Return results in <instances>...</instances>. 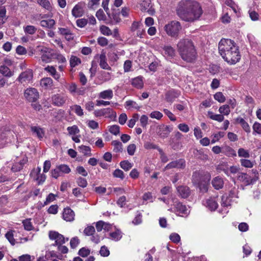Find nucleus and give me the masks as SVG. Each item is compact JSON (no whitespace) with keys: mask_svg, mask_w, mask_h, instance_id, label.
I'll use <instances>...</instances> for the list:
<instances>
[{"mask_svg":"<svg viewBox=\"0 0 261 261\" xmlns=\"http://www.w3.org/2000/svg\"><path fill=\"white\" fill-rule=\"evenodd\" d=\"M181 29L180 23L176 20L171 21L164 26V30L166 34L169 36L175 38H178Z\"/></svg>","mask_w":261,"mask_h":261,"instance_id":"nucleus-4","label":"nucleus"},{"mask_svg":"<svg viewBox=\"0 0 261 261\" xmlns=\"http://www.w3.org/2000/svg\"><path fill=\"white\" fill-rule=\"evenodd\" d=\"M38 50L42 61L48 63L53 56V50L45 46H38Z\"/></svg>","mask_w":261,"mask_h":261,"instance_id":"nucleus-6","label":"nucleus"},{"mask_svg":"<svg viewBox=\"0 0 261 261\" xmlns=\"http://www.w3.org/2000/svg\"><path fill=\"white\" fill-rule=\"evenodd\" d=\"M219 111L221 114H223L226 115H228L230 112L229 107L227 105L220 107L219 108Z\"/></svg>","mask_w":261,"mask_h":261,"instance_id":"nucleus-58","label":"nucleus"},{"mask_svg":"<svg viewBox=\"0 0 261 261\" xmlns=\"http://www.w3.org/2000/svg\"><path fill=\"white\" fill-rule=\"evenodd\" d=\"M249 17L252 21H257L259 20V15L256 11L250 10L248 11Z\"/></svg>","mask_w":261,"mask_h":261,"instance_id":"nucleus-54","label":"nucleus"},{"mask_svg":"<svg viewBox=\"0 0 261 261\" xmlns=\"http://www.w3.org/2000/svg\"><path fill=\"white\" fill-rule=\"evenodd\" d=\"M112 145L114 146L113 151L115 152H122L123 150L122 143L118 141H113Z\"/></svg>","mask_w":261,"mask_h":261,"instance_id":"nucleus-35","label":"nucleus"},{"mask_svg":"<svg viewBox=\"0 0 261 261\" xmlns=\"http://www.w3.org/2000/svg\"><path fill=\"white\" fill-rule=\"evenodd\" d=\"M211 211H215L218 207V203L215 198H210L205 201L204 204Z\"/></svg>","mask_w":261,"mask_h":261,"instance_id":"nucleus-22","label":"nucleus"},{"mask_svg":"<svg viewBox=\"0 0 261 261\" xmlns=\"http://www.w3.org/2000/svg\"><path fill=\"white\" fill-rule=\"evenodd\" d=\"M113 111L111 108H106L101 110H95L94 112L95 116L96 117L104 116L106 114L113 113Z\"/></svg>","mask_w":261,"mask_h":261,"instance_id":"nucleus-32","label":"nucleus"},{"mask_svg":"<svg viewBox=\"0 0 261 261\" xmlns=\"http://www.w3.org/2000/svg\"><path fill=\"white\" fill-rule=\"evenodd\" d=\"M109 130L111 134L116 136L119 134L120 127L117 125H113L109 126Z\"/></svg>","mask_w":261,"mask_h":261,"instance_id":"nucleus-51","label":"nucleus"},{"mask_svg":"<svg viewBox=\"0 0 261 261\" xmlns=\"http://www.w3.org/2000/svg\"><path fill=\"white\" fill-rule=\"evenodd\" d=\"M84 14L82 7L79 5H76L72 10V14L75 17H80Z\"/></svg>","mask_w":261,"mask_h":261,"instance_id":"nucleus-30","label":"nucleus"},{"mask_svg":"<svg viewBox=\"0 0 261 261\" xmlns=\"http://www.w3.org/2000/svg\"><path fill=\"white\" fill-rule=\"evenodd\" d=\"M15 232L14 230H10L6 234L5 237L12 245H15V240L14 238V233Z\"/></svg>","mask_w":261,"mask_h":261,"instance_id":"nucleus-37","label":"nucleus"},{"mask_svg":"<svg viewBox=\"0 0 261 261\" xmlns=\"http://www.w3.org/2000/svg\"><path fill=\"white\" fill-rule=\"evenodd\" d=\"M80 240L77 237L72 238L70 242V245L71 248H75L80 243Z\"/></svg>","mask_w":261,"mask_h":261,"instance_id":"nucleus-64","label":"nucleus"},{"mask_svg":"<svg viewBox=\"0 0 261 261\" xmlns=\"http://www.w3.org/2000/svg\"><path fill=\"white\" fill-rule=\"evenodd\" d=\"M23 165L24 163L22 162L16 163L12 167L11 170L13 172L19 171L22 169Z\"/></svg>","mask_w":261,"mask_h":261,"instance_id":"nucleus-56","label":"nucleus"},{"mask_svg":"<svg viewBox=\"0 0 261 261\" xmlns=\"http://www.w3.org/2000/svg\"><path fill=\"white\" fill-rule=\"evenodd\" d=\"M238 180L243 182L246 186L253 184L258 180V176L252 178L246 173L239 172L237 176Z\"/></svg>","mask_w":261,"mask_h":261,"instance_id":"nucleus-7","label":"nucleus"},{"mask_svg":"<svg viewBox=\"0 0 261 261\" xmlns=\"http://www.w3.org/2000/svg\"><path fill=\"white\" fill-rule=\"evenodd\" d=\"M32 70L28 69L22 72L18 76L17 80L21 83H27L31 82L33 79Z\"/></svg>","mask_w":261,"mask_h":261,"instance_id":"nucleus-12","label":"nucleus"},{"mask_svg":"<svg viewBox=\"0 0 261 261\" xmlns=\"http://www.w3.org/2000/svg\"><path fill=\"white\" fill-rule=\"evenodd\" d=\"M125 108L127 109H130V108H134L135 109L139 110L141 106H140L138 105V103L133 100H127L125 103Z\"/></svg>","mask_w":261,"mask_h":261,"instance_id":"nucleus-36","label":"nucleus"},{"mask_svg":"<svg viewBox=\"0 0 261 261\" xmlns=\"http://www.w3.org/2000/svg\"><path fill=\"white\" fill-rule=\"evenodd\" d=\"M177 15L182 20L194 22L201 16L203 11L200 4L193 0H181L176 8Z\"/></svg>","mask_w":261,"mask_h":261,"instance_id":"nucleus-1","label":"nucleus"},{"mask_svg":"<svg viewBox=\"0 0 261 261\" xmlns=\"http://www.w3.org/2000/svg\"><path fill=\"white\" fill-rule=\"evenodd\" d=\"M66 100L65 96L59 94H54L51 96V102L56 106L61 107L63 106Z\"/></svg>","mask_w":261,"mask_h":261,"instance_id":"nucleus-14","label":"nucleus"},{"mask_svg":"<svg viewBox=\"0 0 261 261\" xmlns=\"http://www.w3.org/2000/svg\"><path fill=\"white\" fill-rule=\"evenodd\" d=\"M31 130L33 134L36 135L39 139L42 138L44 135V131L43 128L39 126H31Z\"/></svg>","mask_w":261,"mask_h":261,"instance_id":"nucleus-25","label":"nucleus"},{"mask_svg":"<svg viewBox=\"0 0 261 261\" xmlns=\"http://www.w3.org/2000/svg\"><path fill=\"white\" fill-rule=\"evenodd\" d=\"M131 84L134 87L141 89L143 87V77L141 76H137L132 80Z\"/></svg>","mask_w":261,"mask_h":261,"instance_id":"nucleus-23","label":"nucleus"},{"mask_svg":"<svg viewBox=\"0 0 261 261\" xmlns=\"http://www.w3.org/2000/svg\"><path fill=\"white\" fill-rule=\"evenodd\" d=\"M170 240L174 243H178L180 241L179 235L176 233H172L169 237Z\"/></svg>","mask_w":261,"mask_h":261,"instance_id":"nucleus-61","label":"nucleus"},{"mask_svg":"<svg viewBox=\"0 0 261 261\" xmlns=\"http://www.w3.org/2000/svg\"><path fill=\"white\" fill-rule=\"evenodd\" d=\"M49 238L50 240H55V244L58 246L65 243L64 237L55 231H50L49 232Z\"/></svg>","mask_w":261,"mask_h":261,"instance_id":"nucleus-11","label":"nucleus"},{"mask_svg":"<svg viewBox=\"0 0 261 261\" xmlns=\"http://www.w3.org/2000/svg\"><path fill=\"white\" fill-rule=\"evenodd\" d=\"M177 50L181 59L187 62H193L197 53L193 42L188 39H182L177 44Z\"/></svg>","mask_w":261,"mask_h":261,"instance_id":"nucleus-3","label":"nucleus"},{"mask_svg":"<svg viewBox=\"0 0 261 261\" xmlns=\"http://www.w3.org/2000/svg\"><path fill=\"white\" fill-rule=\"evenodd\" d=\"M71 169L69 167L65 164L57 165L56 168L51 171V176L55 178L62 176L63 174L70 173Z\"/></svg>","mask_w":261,"mask_h":261,"instance_id":"nucleus-5","label":"nucleus"},{"mask_svg":"<svg viewBox=\"0 0 261 261\" xmlns=\"http://www.w3.org/2000/svg\"><path fill=\"white\" fill-rule=\"evenodd\" d=\"M76 183L79 186L83 188H86L88 185L87 180L85 178L81 177L77 178Z\"/></svg>","mask_w":261,"mask_h":261,"instance_id":"nucleus-57","label":"nucleus"},{"mask_svg":"<svg viewBox=\"0 0 261 261\" xmlns=\"http://www.w3.org/2000/svg\"><path fill=\"white\" fill-rule=\"evenodd\" d=\"M236 122L241 125L242 127L247 133L251 132V128L248 123L242 118L238 117L236 119Z\"/></svg>","mask_w":261,"mask_h":261,"instance_id":"nucleus-24","label":"nucleus"},{"mask_svg":"<svg viewBox=\"0 0 261 261\" xmlns=\"http://www.w3.org/2000/svg\"><path fill=\"white\" fill-rule=\"evenodd\" d=\"M99 57V66L103 69L111 70V67L108 65L107 62V57L105 53H102L100 55H97L95 57Z\"/></svg>","mask_w":261,"mask_h":261,"instance_id":"nucleus-17","label":"nucleus"},{"mask_svg":"<svg viewBox=\"0 0 261 261\" xmlns=\"http://www.w3.org/2000/svg\"><path fill=\"white\" fill-rule=\"evenodd\" d=\"M67 129L70 135H75L80 132V130L76 125L69 126Z\"/></svg>","mask_w":261,"mask_h":261,"instance_id":"nucleus-62","label":"nucleus"},{"mask_svg":"<svg viewBox=\"0 0 261 261\" xmlns=\"http://www.w3.org/2000/svg\"><path fill=\"white\" fill-rule=\"evenodd\" d=\"M240 162L241 166L245 168H251L254 166V163L253 162L246 159H241Z\"/></svg>","mask_w":261,"mask_h":261,"instance_id":"nucleus-38","label":"nucleus"},{"mask_svg":"<svg viewBox=\"0 0 261 261\" xmlns=\"http://www.w3.org/2000/svg\"><path fill=\"white\" fill-rule=\"evenodd\" d=\"M30 175L38 182L39 185L43 184L46 179V175L43 173H41V168L39 167L33 169L31 172Z\"/></svg>","mask_w":261,"mask_h":261,"instance_id":"nucleus-9","label":"nucleus"},{"mask_svg":"<svg viewBox=\"0 0 261 261\" xmlns=\"http://www.w3.org/2000/svg\"><path fill=\"white\" fill-rule=\"evenodd\" d=\"M120 165L121 168L125 171H128L133 167V165L128 161H123L121 162Z\"/></svg>","mask_w":261,"mask_h":261,"instance_id":"nucleus-45","label":"nucleus"},{"mask_svg":"<svg viewBox=\"0 0 261 261\" xmlns=\"http://www.w3.org/2000/svg\"><path fill=\"white\" fill-rule=\"evenodd\" d=\"M79 150L84 155L87 156H91L92 155L91 153V148L90 147L85 145H82L79 147Z\"/></svg>","mask_w":261,"mask_h":261,"instance_id":"nucleus-39","label":"nucleus"},{"mask_svg":"<svg viewBox=\"0 0 261 261\" xmlns=\"http://www.w3.org/2000/svg\"><path fill=\"white\" fill-rule=\"evenodd\" d=\"M215 100L219 102H223L225 100V97L222 92H217L214 96Z\"/></svg>","mask_w":261,"mask_h":261,"instance_id":"nucleus-59","label":"nucleus"},{"mask_svg":"<svg viewBox=\"0 0 261 261\" xmlns=\"http://www.w3.org/2000/svg\"><path fill=\"white\" fill-rule=\"evenodd\" d=\"M95 229L93 226H88L86 227L84 230V233L86 236H90L94 234Z\"/></svg>","mask_w":261,"mask_h":261,"instance_id":"nucleus-52","label":"nucleus"},{"mask_svg":"<svg viewBox=\"0 0 261 261\" xmlns=\"http://www.w3.org/2000/svg\"><path fill=\"white\" fill-rule=\"evenodd\" d=\"M176 189L178 196L182 198H187L190 195L191 190L186 186H179Z\"/></svg>","mask_w":261,"mask_h":261,"instance_id":"nucleus-15","label":"nucleus"},{"mask_svg":"<svg viewBox=\"0 0 261 261\" xmlns=\"http://www.w3.org/2000/svg\"><path fill=\"white\" fill-rule=\"evenodd\" d=\"M139 116L138 114H134L133 118L128 121L127 125L129 127L133 128L136 122L138 119Z\"/></svg>","mask_w":261,"mask_h":261,"instance_id":"nucleus-63","label":"nucleus"},{"mask_svg":"<svg viewBox=\"0 0 261 261\" xmlns=\"http://www.w3.org/2000/svg\"><path fill=\"white\" fill-rule=\"evenodd\" d=\"M90 252V249L86 247H83L79 250V254L83 257H85L88 256Z\"/></svg>","mask_w":261,"mask_h":261,"instance_id":"nucleus-47","label":"nucleus"},{"mask_svg":"<svg viewBox=\"0 0 261 261\" xmlns=\"http://www.w3.org/2000/svg\"><path fill=\"white\" fill-rule=\"evenodd\" d=\"M40 84L42 87L48 89L53 86V81L50 77H44L41 80Z\"/></svg>","mask_w":261,"mask_h":261,"instance_id":"nucleus-27","label":"nucleus"},{"mask_svg":"<svg viewBox=\"0 0 261 261\" xmlns=\"http://www.w3.org/2000/svg\"><path fill=\"white\" fill-rule=\"evenodd\" d=\"M207 115L212 120L217 121L218 122H222L224 120V116L221 114H215L211 111L207 112Z\"/></svg>","mask_w":261,"mask_h":261,"instance_id":"nucleus-33","label":"nucleus"},{"mask_svg":"<svg viewBox=\"0 0 261 261\" xmlns=\"http://www.w3.org/2000/svg\"><path fill=\"white\" fill-rule=\"evenodd\" d=\"M0 73L8 78L13 75V72L6 65L0 66Z\"/></svg>","mask_w":261,"mask_h":261,"instance_id":"nucleus-29","label":"nucleus"},{"mask_svg":"<svg viewBox=\"0 0 261 261\" xmlns=\"http://www.w3.org/2000/svg\"><path fill=\"white\" fill-rule=\"evenodd\" d=\"M40 24L42 27L51 28L55 24V21L52 19L42 20L40 21Z\"/></svg>","mask_w":261,"mask_h":261,"instance_id":"nucleus-34","label":"nucleus"},{"mask_svg":"<svg viewBox=\"0 0 261 261\" xmlns=\"http://www.w3.org/2000/svg\"><path fill=\"white\" fill-rule=\"evenodd\" d=\"M178 96V93L173 90H170L166 92L165 99L168 102H173L174 99Z\"/></svg>","mask_w":261,"mask_h":261,"instance_id":"nucleus-26","label":"nucleus"},{"mask_svg":"<svg viewBox=\"0 0 261 261\" xmlns=\"http://www.w3.org/2000/svg\"><path fill=\"white\" fill-rule=\"evenodd\" d=\"M253 135H255L256 134H261V124L258 122H255L252 126Z\"/></svg>","mask_w":261,"mask_h":261,"instance_id":"nucleus-46","label":"nucleus"},{"mask_svg":"<svg viewBox=\"0 0 261 261\" xmlns=\"http://www.w3.org/2000/svg\"><path fill=\"white\" fill-rule=\"evenodd\" d=\"M24 94L25 98L30 102L35 101L39 98V93L37 90L33 88L26 89Z\"/></svg>","mask_w":261,"mask_h":261,"instance_id":"nucleus-10","label":"nucleus"},{"mask_svg":"<svg viewBox=\"0 0 261 261\" xmlns=\"http://www.w3.org/2000/svg\"><path fill=\"white\" fill-rule=\"evenodd\" d=\"M163 49L164 51V54L169 57H172L175 55V50L171 46H165Z\"/></svg>","mask_w":261,"mask_h":261,"instance_id":"nucleus-42","label":"nucleus"},{"mask_svg":"<svg viewBox=\"0 0 261 261\" xmlns=\"http://www.w3.org/2000/svg\"><path fill=\"white\" fill-rule=\"evenodd\" d=\"M212 184L216 190H219L223 187L224 180L222 177L218 176L213 179Z\"/></svg>","mask_w":261,"mask_h":261,"instance_id":"nucleus-20","label":"nucleus"},{"mask_svg":"<svg viewBox=\"0 0 261 261\" xmlns=\"http://www.w3.org/2000/svg\"><path fill=\"white\" fill-rule=\"evenodd\" d=\"M110 236L113 239L116 241L120 240L122 237L121 232L118 230L115 231V232L110 233Z\"/></svg>","mask_w":261,"mask_h":261,"instance_id":"nucleus-60","label":"nucleus"},{"mask_svg":"<svg viewBox=\"0 0 261 261\" xmlns=\"http://www.w3.org/2000/svg\"><path fill=\"white\" fill-rule=\"evenodd\" d=\"M74 213L69 207H66L64 209L63 212V218L67 222H71L74 219Z\"/></svg>","mask_w":261,"mask_h":261,"instance_id":"nucleus-16","label":"nucleus"},{"mask_svg":"<svg viewBox=\"0 0 261 261\" xmlns=\"http://www.w3.org/2000/svg\"><path fill=\"white\" fill-rule=\"evenodd\" d=\"M186 166V162L184 159H179L172 161L168 164L165 167V170H168L174 168L183 169Z\"/></svg>","mask_w":261,"mask_h":261,"instance_id":"nucleus-13","label":"nucleus"},{"mask_svg":"<svg viewBox=\"0 0 261 261\" xmlns=\"http://www.w3.org/2000/svg\"><path fill=\"white\" fill-rule=\"evenodd\" d=\"M172 130L170 126L162 125L160 127L158 134L161 138H165L168 137Z\"/></svg>","mask_w":261,"mask_h":261,"instance_id":"nucleus-18","label":"nucleus"},{"mask_svg":"<svg viewBox=\"0 0 261 261\" xmlns=\"http://www.w3.org/2000/svg\"><path fill=\"white\" fill-rule=\"evenodd\" d=\"M22 223L25 230L30 231L33 229V226L31 222V219H25L22 221Z\"/></svg>","mask_w":261,"mask_h":261,"instance_id":"nucleus-53","label":"nucleus"},{"mask_svg":"<svg viewBox=\"0 0 261 261\" xmlns=\"http://www.w3.org/2000/svg\"><path fill=\"white\" fill-rule=\"evenodd\" d=\"M70 109L79 116H82L84 115L83 110L79 105H73L70 107Z\"/></svg>","mask_w":261,"mask_h":261,"instance_id":"nucleus-43","label":"nucleus"},{"mask_svg":"<svg viewBox=\"0 0 261 261\" xmlns=\"http://www.w3.org/2000/svg\"><path fill=\"white\" fill-rule=\"evenodd\" d=\"M44 70L48 72L56 80L59 81L60 80V74L58 73L55 67L53 66L48 65L44 68Z\"/></svg>","mask_w":261,"mask_h":261,"instance_id":"nucleus-19","label":"nucleus"},{"mask_svg":"<svg viewBox=\"0 0 261 261\" xmlns=\"http://www.w3.org/2000/svg\"><path fill=\"white\" fill-rule=\"evenodd\" d=\"M37 2L40 6L48 10L51 8L50 4L48 0H37Z\"/></svg>","mask_w":261,"mask_h":261,"instance_id":"nucleus-48","label":"nucleus"},{"mask_svg":"<svg viewBox=\"0 0 261 261\" xmlns=\"http://www.w3.org/2000/svg\"><path fill=\"white\" fill-rule=\"evenodd\" d=\"M238 155L240 158L248 159L250 157L249 152L248 150H246L243 148H240L238 149Z\"/></svg>","mask_w":261,"mask_h":261,"instance_id":"nucleus-41","label":"nucleus"},{"mask_svg":"<svg viewBox=\"0 0 261 261\" xmlns=\"http://www.w3.org/2000/svg\"><path fill=\"white\" fill-rule=\"evenodd\" d=\"M192 181L194 184L200 187L202 185L201 175L199 172H195L192 175Z\"/></svg>","mask_w":261,"mask_h":261,"instance_id":"nucleus-31","label":"nucleus"},{"mask_svg":"<svg viewBox=\"0 0 261 261\" xmlns=\"http://www.w3.org/2000/svg\"><path fill=\"white\" fill-rule=\"evenodd\" d=\"M113 97V92L112 90L108 89L100 92L98 94V97L101 99H111Z\"/></svg>","mask_w":261,"mask_h":261,"instance_id":"nucleus-28","label":"nucleus"},{"mask_svg":"<svg viewBox=\"0 0 261 261\" xmlns=\"http://www.w3.org/2000/svg\"><path fill=\"white\" fill-rule=\"evenodd\" d=\"M225 133L222 132H219L218 133L215 134L213 136V139L211 141L212 143H215L218 141L221 138L224 136Z\"/></svg>","mask_w":261,"mask_h":261,"instance_id":"nucleus-49","label":"nucleus"},{"mask_svg":"<svg viewBox=\"0 0 261 261\" xmlns=\"http://www.w3.org/2000/svg\"><path fill=\"white\" fill-rule=\"evenodd\" d=\"M219 51L223 59L230 64H234L240 60L239 47L231 39H221L219 43Z\"/></svg>","mask_w":261,"mask_h":261,"instance_id":"nucleus-2","label":"nucleus"},{"mask_svg":"<svg viewBox=\"0 0 261 261\" xmlns=\"http://www.w3.org/2000/svg\"><path fill=\"white\" fill-rule=\"evenodd\" d=\"M173 206L174 213L178 216H184V215H187L190 212L186 206L179 201H175Z\"/></svg>","mask_w":261,"mask_h":261,"instance_id":"nucleus-8","label":"nucleus"},{"mask_svg":"<svg viewBox=\"0 0 261 261\" xmlns=\"http://www.w3.org/2000/svg\"><path fill=\"white\" fill-rule=\"evenodd\" d=\"M150 0H144L141 4V10L142 11H146L147 9L151 7Z\"/></svg>","mask_w":261,"mask_h":261,"instance_id":"nucleus-55","label":"nucleus"},{"mask_svg":"<svg viewBox=\"0 0 261 261\" xmlns=\"http://www.w3.org/2000/svg\"><path fill=\"white\" fill-rule=\"evenodd\" d=\"M36 31L37 28L33 25H28L24 28V32L29 35H33Z\"/></svg>","mask_w":261,"mask_h":261,"instance_id":"nucleus-44","label":"nucleus"},{"mask_svg":"<svg viewBox=\"0 0 261 261\" xmlns=\"http://www.w3.org/2000/svg\"><path fill=\"white\" fill-rule=\"evenodd\" d=\"M99 30L101 34L104 35L110 36L112 34V32L110 28L106 25H101Z\"/></svg>","mask_w":261,"mask_h":261,"instance_id":"nucleus-50","label":"nucleus"},{"mask_svg":"<svg viewBox=\"0 0 261 261\" xmlns=\"http://www.w3.org/2000/svg\"><path fill=\"white\" fill-rule=\"evenodd\" d=\"M59 31L61 35L65 36L67 40L70 41L73 39L74 35L68 29L61 28L59 29Z\"/></svg>","mask_w":261,"mask_h":261,"instance_id":"nucleus-21","label":"nucleus"},{"mask_svg":"<svg viewBox=\"0 0 261 261\" xmlns=\"http://www.w3.org/2000/svg\"><path fill=\"white\" fill-rule=\"evenodd\" d=\"M81 63V59L75 56H71L70 59V65L71 67H74Z\"/></svg>","mask_w":261,"mask_h":261,"instance_id":"nucleus-40","label":"nucleus"}]
</instances>
